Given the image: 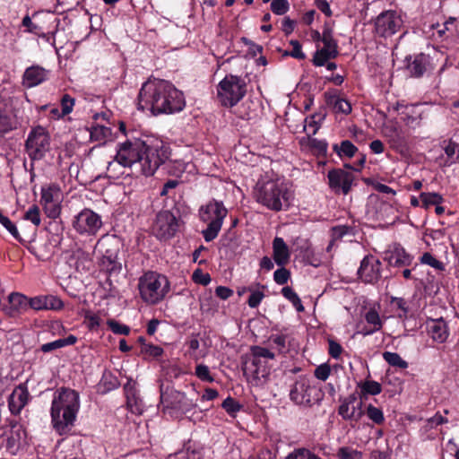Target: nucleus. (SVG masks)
<instances>
[{
    "mask_svg": "<svg viewBox=\"0 0 459 459\" xmlns=\"http://www.w3.org/2000/svg\"><path fill=\"white\" fill-rule=\"evenodd\" d=\"M170 156L169 143L154 135L132 137L117 144L114 160L109 161L107 172L117 178V165L131 169L135 177L152 176Z\"/></svg>",
    "mask_w": 459,
    "mask_h": 459,
    "instance_id": "nucleus-1",
    "label": "nucleus"
},
{
    "mask_svg": "<svg viewBox=\"0 0 459 459\" xmlns=\"http://www.w3.org/2000/svg\"><path fill=\"white\" fill-rule=\"evenodd\" d=\"M253 195L258 204L273 212L287 210L294 199L290 183L273 173L261 176L254 187Z\"/></svg>",
    "mask_w": 459,
    "mask_h": 459,
    "instance_id": "nucleus-2",
    "label": "nucleus"
},
{
    "mask_svg": "<svg viewBox=\"0 0 459 459\" xmlns=\"http://www.w3.org/2000/svg\"><path fill=\"white\" fill-rule=\"evenodd\" d=\"M80 407L79 394L74 390L62 388L54 396L51 418L54 429L60 434H66L76 419Z\"/></svg>",
    "mask_w": 459,
    "mask_h": 459,
    "instance_id": "nucleus-3",
    "label": "nucleus"
},
{
    "mask_svg": "<svg viewBox=\"0 0 459 459\" xmlns=\"http://www.w3.org/2000/svg\"><path fill=\"white\" fill-rule=\"evenodd\" d=\"M168 82L160 79H149L145 82L139 92L138 108L142 110H149L152 114H162L166 109V90Z\"/></svg>",
    "mask_w": 459,
    "mask_h": 459,
    "instance_id": "nucleus-4",
    "label": "nucleus"
},
{
    "mask_svg": "<svg viewBox=\"0 0 459 459\" xmlns=\"http://www.w3.org/2000/svg\"><path fill=\"white\" fill-rule=\"evenodd\" d=\"M275 358L274 352L270 350L253 346L251 353L243 357L242 370L247 378L250 381L265 379L270 373L269 360Z\"/></svg>",
    "mask_w": 459,
    "mask_h": 459,
    "instance_id": "nucleus-5",
    "label": "nucleus"
},
{
    "mask_svg": "<svg viewBox=\"0 0 459 459\" xmlns=\"http://www.w3.org/2000/svg\"><path fill=\"white\" fill-rule=\"evenodd\" d=\"M227 213L228 211L223 204L215 200L210 201L200 208V220L207 224V228L203 230V236L206 242L217 238Z\"/></svg>",
    "mask_w": 459,
    "mask_h": 459,
    "instance_id": "nucleus-6",
    "label": "nucleus"
},
{
    "mask_svg": "<svg viewBox=\"0 0 459 459\" xmlns=\"http://www.w3.org/2000/svg\"><path fill=\"white\" fill-rule=\"evenodd\" d=\"M247 93V83L239 76L228 74L217 86V98L227 108L236 106Z\"/></svg>",
    "mask_w": 459,
    "mask_h": 459,
    "instance_id": "nucleus-7",
    "label": "nucleus"
},
{
    "mask_svg": "<svg viewBox=\"0 0 459 459\" xmlns=\"http://www.w3.org/2000/svg\"><path fill=\"white\" fill-rule=\"evenodd\" d=\"M118 251V242L113 237H103L96 244L95 252L100 256V267L109 277L117 275L122 269L117 259Z\"/></svg>",
    "mask_w": 459,
    "mask_h": 459,
    "instance_id": "nucleus-8",
    "label": "nucleus"
},
{
    "mask_svg": "<svg viewBox=\"0 0 459 459\" xmlns=\"http://www.w3.org/2000/svg\"><path fill=\"white\" fill-rule=\"evenodd\" d=\"M322 397L321 391L312 385L307 377H299L290 390V399L298 405L312 406Z\"/></svg>",
    "mask_w": 459,
    "mask_h": 459,
    "instance_id": "nucleus-9",
    "label": "nucleus"
},
{
    "mask_svg": "<svg viewBox=\"0 0 459 459\" xmlns=\"http://www.w3.org/2000/svg\"><path fill=\"white\" fill-rule=\"evenodd\" d=\"M160 400L165 409H170L188 418H191L189 414L193 415L197 407L195 398L188 397L185 393L173 389L163 391L161 387Z\"/></svg>",
    "mask_w": 459,
    "mask_h": 459,
    "instance_id": "nucleus-10",
    "label": "nucleus"
},
{
    "mask_svg": "<svg viewBox=\"0 0 459 459\" xmlns=\"http://www.w3.org/2000/svg\"><path fill=\"white\" fill-rule=\"evenodd\" d=\"M50 136L42 126L34 127L26 141L28 155L32 160H40L49 151Z\"/></svg>",
    "mask_w": 459,
    "mask_h": 459,
    "instance_id": "nucleus-11",
    "label": "nucleus"
},
{
    "mask_svg": "<svg viewBox=\"0 0 459 459\" xmlns=\"http://www.w3.org/2000/svg\"><path fill=\"white\" fill-rule=\"evenodd\" d=\"M403 24L402 15L396 11H385L377 16L374 22L375 33L388 38L397 33Z\"/></svg>",
    "mask_w": 459,
    "mask_h": 459,
    "instance_id": "nucleus-12",
    "label": "nucleus"
},
{
    "mask_svg": "<svg viewBox=\"0 0 459 459\" xmlns=\"http://www.w3.org/2000/svg\"><path fill=\"white\" fill-rule=\"evenodd\" d=\"M102 226L101 217L91 209L82 210L73 221L74 229L80 234L95 235Z\"/></svg>",
    "mask_w": 459,
    "mask_h": 459,
    "instance_id": "nucleus-13",
    "label": "nucleus"
},
{
    "mask_svg": "<svg viewBox=\"0 0 459 459\" xmlns=\"http://www.w3.org/2000/svg\"><path fill=\"white\" fill-rule=\"evenodd\" d=\"M63 195L57 186H49L41 189L40 203L48 218L56 219L61 212Z\"/></svg>",
    "mask_w": 459,
    "mask_h": 459,
    "instance_id": "nucleus-14",
    "label": "nucleus"
},
{
    "mask_svg": "<svg viewBox=\"0 0 459 459\" xmlns=\"http://www.w3.org/2000/svg\"><path fill=\"white\" fill-rule=\"evenodd\" d=\"M177 230L178 221L173 213L169 211H162L157 214L152 226V232L158 238H170Z\"/></svg>",
    "mask_w": 459,
    "mask_h": 459,
    "instance_id": "nucleus-15",
    "label": "nucleus"
},
{
    "mask_svg": "<svg viewBox=\"0 0 459 459\" xmlns=\"http://www.w3.org/2000/svg\"><path fill=\"white\" fill-rule=\"evenodd\" d=\"M380 261L373 255H366L358 270L360 281L365 284L374 285L380 278Z\"/></svg>",
    "mask_w": 459,
    "mask_h": 459,
    "instance_id": "nucleus-16",
    "label": "nucleus"
},
{
    "mask_svg": "<svg viewBox=\"0 0 459 459\" xmlns=\"http://www.w3.org/2000/svg\"><path fill=\"white\" fill-rule=\"evenodd\" d=\"M431 36L437 40L455 41L459 39V21L449 17L443 24L431 25Z\"/></svg>",
    "mask_w": 459,
    "mask_h": 459,
    "instance_id": "nucleus-17",
    "label": "nucleus"
},
{
    "mask_svg": "<svg viewBox=\"0 0 459 459\" xmlns=\"http://www.w3.org/2000/svg\"><path fill=\"white\" fill-rule=\"evenodd\" d=\"M328 184L330 188L335 193H342L347 195L354 181L352 173L341 169H332L327 174Z\"/></svg>",
    "mask_w": 459,
    "mask_h": 459,
    "instance_id": "nucleus-18",
    "label": "nucleus"
},
{
    "mask_svg": "<svg viewBox=\"0 0 459 459\" xmlns=\"http://www.w3.org/2000/svg\"><path fill=\"white\" fill-rule=\"evenodd\" d=\"M362 404V401L358 400L354 394H351L340 405L338 412L344 420L357 422L364 415Z\"/></svg>",
    "mask_w": 459,
    "mask_h": 459,
    "instance_id": "nucleus-19",
    "label": "nucleus"
},
{
    "mask_svg": "<svg viewBox=\"0 0 459 459\" xmlns=\"http://www.w3.org/2000/svg\"><path fill=\"white\" fill-rule=\"evenodd\" d=\"M395 109L401 116V119L407 126L411 128L420 126L422 120L423 111L420 109L419 105H403L398 103Z\"/></svg>",
    "mask_w": 459,
    "mask_h": 459,
    "instance_id": "nucleus-20",
    "label": "nucleus"
},
{
    "mask_svg": "<svg viewBox=\"0 0 459 459\" xmlns=\"http://www.w3.org/2000/svg\"><path fill=\"white\" fill-rule=\"evenodd\" d=\"M4 447L12 455L19 450L22 442L25 439V430L20 424L11 425L10 429L4 432Z\"/></svg>",
    "mask_w": 459,
    "mask_h": 459,
    "instance_id": "nucleus-21",
    "label": "nucleus"
},
{
    "mask_svg": "<svg viewBox=\"0 0 459 459\" xmlns=\"http://www.w3.org/2000/svg\"><path fill=\"white\" fill-rule=\"evenodd\" d=\"M166 91L167 95L164 100L165 105L167 104V107L163 113L170 114L181 111L186 105L182 91H178L173 84L169 82Z\"/></svg>",
    "mask_w": 459,
    "mask_h": 459,
    "instance_id": "nucleus-22",
    "label": "nucleus"
},
{
    "mask_svg": "<svg viewBox=\"0 0 459 459\" xmlns=\"http://www.w3.org/2000/svg\"><path fill=\"white\" fill-rule=\"evenodd\" d=\"M29 398L30 394L25 385H19L16 386L8 399V406L11 413L18 415L28 403Z\"/></svg>",
    "mask_w": 459,
    "mask_h": 459,
    "instance_id": "nucleus-23",
    "label": "nucleus"
},
{
    "mask_svg": "<svg viewBox=\"0 0 459 459\" xmlns=\"http://www.w3.org/2000/svg\"><path fill=\"white\" fill-rule=\"evenodd\" d=\"M384 259L390 265L403 266L411 263V256L400 245H393L385 252Z\"/></svg>",
    "mask_w": 459,
    "mask_h": 459,
    "instance_id": "nucleus-24",
    "label": "nucleus"
},
{
    "mask_svg": "<svg viewBox=\"0 0 459 459\" xmlns=\"http://www.w3.org/2000/svg\"><path fill=\"white\" fill-rule=\"evenodd\" d=\"M48 76V70L39 65H31L25 70L22 83L27 88H32L45 82Z\"/></svg>",
    "mask_w": 459,
    "mask_h": 459,
    "instance_id": "nucleus-25",
    "label": "nucleus"
},
{
    "mask_svg": "<svg viewBox=\"0 0 459 459\" xmlns=\"http://www.w3.org/2000/svg\"><path fill=\"white\" fill-rule=\"evenodd\" d=\"M273 259L279 266L286 265L290 259V249L282 238L275 237L272 243Z\"/></svg>",
    "mask_w": 459,
    "mask_h": 459,
    "instance_id": "nucleus-26",
    "label": "nucleus"
},
{
    "mask_svg": "<svg viewBox=\"0 0 459 459\" xmlns=\"http://www.w3.org/2000/svg\"><path fill=\"white\" fill-rule=\"evenodd\" d=\"M62 306V301L54 296H38L30 299L28 303V307L35 310L59 309Z\"/></svg>",
    "mask_w": 459,
    "mask_h": 459,
    "instance_id": "nucleus-27",
    "label": "nucleus"
},
{
    "mask_svg": "<svg viewBox=\"0 0 459 459\" xmlns=\"http://www.w3.org/2000/svg\"><path fill=\"white\" fill-rule=\"evenodd\" d=\"M383 133L388 138L391 147L397 152H402L403 138L398 130L396 123L394 121L385 123L383 126Z\"/></svg>",
    "mask_w": 459,
    "mask_h": 459,
    "instance_id": "nucleus-28",
    "label": "nucleus"
},
{
    "mask_svg": "<svg viewBox=\"0 0 459 459\" xmlns=\"http://www.w3.org/2000/svg\"><path fill=\"white\" fill-rule=\"evenodd\" d=\"M338 55L337 44H324V47L317 48L313 56V64L316 66H323L326 62Z\"/></svg>",
    "mask_w": 459,
    "mask_h": 459,
    "instance_id": "nucleus-29",
    "label": "nucleus"
},
{
    "mask_svg": "<svg viewBox=\"0 0 459 459\" xmlns=\"http://www.w3.org/2000/svg\"><path fill=\"white\" fill-rule=\"evenodd\" d=\"M428 328L431 338L437 342L443 343L448 337L447 325L442 318L430 320Z\"/></svg>",
    "mask_w": 459,
    "mask_h": 459,
    "instance_id": "nucleus-30",
    "label": "nucleus"
},
{
    "mask_svg": "<svg viewBox=\"0 0 459 459\" xmlns=\"http://www.w3.org/2000/svg\"><path fill=\"white\" fill-rule=\"evenodd\" d=\"M167 277L157 272L149 271L139 279L138 287H169Z\"/></svg>",
    "mask_w": 459,
    "mask_h": 459,
    "instance_id": "nucleus-31",
    "label": "nucleus"
},
{
    "mask_svg": "<svg viewBox=\"0 0 459 459\" xmlns=\"http://www.w3.org/2000/svg\"><path fill=\"white\" fill-rule=\"evenodd\" d=\"M29 299L26 296L19 292H13L8 295V313L13 314L28 307Z\"/></svg>",
    "mask_w": 459,
    "mask_h": 459,
    "instance_id": "nucleus-32",
    "label": "nucleus"
},
{
    "mask_svg": "<svg viewBox=\"0 0 459 459\" xmlns=\"http://www.w3.org/2000/svg\"><path fill=\"white\" fill-rule=\"evenodd\" d=\"M328 104H330L335 113L348 115L351 112V104L346 99L340 95H331L328 97Z\"/></svg>",
    "mask_w": 459,
    "mask_h": 459,
    "instance_id": "nucleus-33",
    "label": "nucleus"
},
{
    "mask_svg": "<svg viewBox=\"0 0 459 459\" xmlns=\"http://www.w3.org/2000/svg\"><path fill=\"white\" fill-rule=\"evenodd\" d=\"M168 289H139L143 300L148 304H156L161 300Z\"/></svg>",
    "mask_w": 459,
    "mask_h": 459,
    "instance_id": "nucleus-34",
    "label": "nucleus"
},
{
    "mask_svg": "<svg viewBox=\"0 0 459 459\" xmlns=\"http://www.w3.org/2000/svg\"><path fill=\"white\" fill-rule=\"evenodd\" d=\"M365 319L368 325H372V327L370 329L363 330L361 332L363 335L372 334L375 332L379 331L383 326L382 320L375 309H369L365 315Z\"/></svg>",
    "mask_w": 459,
    "mask_h": 459,
    "instance_id": "nucleus-35",
    "label": "nucleus"
},
{
    "mask_svg": "<svg viewBox=\"0 0 459 459\" xmlns=\"http://www.w3.org/2000/svg\"><path fill=\"white\" fill-rule=\"evenodd\" d=\"M90 135L91 141L105 143L111 137V129L103 125H96L91 127Z\"/></svg>",
    "mask_w": 459,
    "mask_h": 459,
    "instance_id": "nucleus-36",
    "label": "nucleus"
},
{
    "mask_svg": "<svg viewBox=\"0 0 459 459\" xmlns=\"http://www.w3.org/2000/svg\"><path fill=\"white\" fill-rule=\"evenodd\" d=\"M306 264L319 267L323 264V252L314 247H307L303 255Z\"/></svg>",
    "mask_w": 459,
    "mask_h": 459,
    "instance_id": "nucleus-37",
    "label": "nucleus"
},
{
    "mask_svg": "<svg viewBox=\"0 0 459 459\" xmlns=\"http://www.w3.org/2000/svg\"><path fill=\"white\" fill-rule=\"evenodd\" d=\"M421 207L429 209L432 205L441 204L444 202L443 196L436 192H422L420 195Z\"/></svg>",
    "mask_w": 459,
    "mask_h": 459,
    "instance_id": "nucleus-38",
    "label": "nucleus"
},
{
    "mask_svg": "<svg viewBox=\"0 0 459 459\" xmlns=\"http://www.w3.org/2000/svg\"><path fill=\"white\" fill-rule=\"evenodd\" d=\"M324 119V116L320 114L313 115L305 119L304 131L307 137L316 134L321 126V121Z\"/></svg>",
    "mask_w": 459,
    "mask_h": 459,
    "instance_id": "nucleus-39",
    "label": "nucleus"
},
{
    "mask_svg": "<svg viewBox=\"0 0 459 459\" xmlns=\"http://www.w3.org/2000/svg\"><path fill=\"white\" fill-rule=\"evenodd\" d=\"M333 150L340 158H352L358 151V148L348 140L342 141L339 145L335 144Z\"/></svg>",
    "mask_w": 459,
    "mask_h": 459,
    "instance_id": "nucleus-40",
    "label": "nucleus"
},
{
    "mask_svg": "<svg viewBox=\"0 0 459 459\" xmlns=\"http://www.w3.org/2000/svg\"><path fill=\"white\" fill-rule=\"evenodd\" d=\"M442 148L447 157L448 165L455 163L459 160V145L452 141H444Z\"/></svg>",
    "mask_w": 459,
    "mask_h": 459,
    "instance_id": "nucleus-41",
    "label": "nucleus"
},
{
    "mask_svg": "<svg viewBox=\"0 0 459 459\" xmlns=\"http://www.w3.org/2000/svg\"><path fill=\"white\" fill-rule=\"evenodd\" d=\"M383 358L390 366L403 369L408 367V363L396 352L385 351Z\"/></svg>",
    "mask_w": 459,
    "mask_h": 459,
    "instance_id": "nucleus-42",
    "label": "nucleus"
},
{
    "mask_svg": "<svg viewBox=\"0 0 459 459\" xmlns=\"http://www.w3.org/2000/svg\"><path fill=\"white\" fill-rule=\"evenodd\" d=\"M336 455L339 459H363L362 452L351 446H342L337 450Z\"/></svg>",
    "mask_w": 459,
    "mask_h": 459,
    "instance_id": "nucleus-43",
    "label": "nucleus"
},
{
    "mask_svg": "<svg viewBox=\"0 0 459 459\" xmlns=\"http://www.w3.org/2000/svg\"><path fill=\"white\" fill-rule=\"evenodd\" d=\"M305 143L307 146L318 153H325L327 151V143L325 141L318 140L309 136L307 139H302L300 141L301 144H304Z\"/></svg>",
    "mask_w": 459,
    "mask_h": 459,
    "instance_id": "nucleus-44",
    "label": "nucleus"
},
{
    "mask_svg": "<svg viewBox=\"0 0 459 459\" xmlns=\"http://www.w3.org/2000/svg\"><path fill=\"white\" fill-rule=\"evenodd\" d=\"M361 389L362 394L377 395L382 392L381 385L373 380H366L364 383L359 385Z\"/></svg>",
    "mask_w": 459,
    "mask_h": 459,
    "instance_id": "nucleus-45",
    "label": "nucleus"
},
{
    "mask_svg": "<svg viewBox=\"0 0 459 459\" xmlns=\"http://www.w3.org/2000/svg\"><path fill=\"white\" fill-rule=\"evenodd\" d=\"M408 69L411 75L419 77L426 71V65L422 56H417L409 65Z\"/></svg>",
    "mask_w": 459,
    "mask_h": 459,
    "instance_id": "nucleus-46",
    "label": "nucleus"
},
{
    "mask_svg": "<svg viewBox=\"0 0 459 459\" xmlns=\"http://www.w3.org/2000/svg\"><path fill=\"white\" fill-rule=\"evenodd\" d=\"M420 262L423 264L429 265L437 271H444V264L433 256L430 253H424L420 257Z\"/></svg>",
    "mask_w": 459,
    "mask_h": 459,
    "instance_id": "nucleus-47",
    "label": "nucleus"
},
{
    "mask_svg": "<svg viewBox=\"0 0 459 459\" xmlns=\"http://www.w3.org/2000/svg\"><path fill=\"white\" fill-rule=\"evenodd\" d=\"M2 226L18 241H22V237L18 231L16 225L6 216L0 218Z\"/></svg>",
    "mask_w": 459,
    "mask_h": 459,
    "instance_id": "nucleus-48",
    "label": "nucleus"
},
{
    "mask_svg": "<svg viewBox=\"0 0 459 459\" xmlns=\"http://www.w3.org/2000/svg\"><path fill=\"white\" fill-rule=\"evenodd\" d=\"M24 220L30 221L35 226H39L41 223L39 208L37 205L30 206L24 214Z\"/></svg>",
    "mask_w": 459,
    "mask_h": 459,
    "instance_id": "nucleus-49",
    "label": "nucleus"
},
{
    "mask_svg": "<svg viewBox=\"0 0 459 459\" xmlns=\"http://www.w3.org/2000/svg\"><path fill=\"white\" fill-rule=\"evenodd\" d=\"M290 4L287 0H273L271 10L274 14L282 15L289 11Z\"/></svg>",
    "mask_w": 459,
    "mask_h": 459,
    "instance_id": "nucleus-50",
    "label": "nucleus"
},
{
    "mask_svg": "<svg viewBox=\"0 0 459 459\" xmlns=\"http://www.w3.org/2000/svg\"><path fill=\"white\" fill-rule=\"evenodd\" d=\"M367 415L376 424H381L385 420L383 411L372 404L368 406Z\"/></svg>",
    "mask_w": 459,
    "mask_h": 459,
    "instance_id": "nucleus-51",
    "label": "nucleus"
},
{
    "mask_svg": "<svg viewBox=\"0 0 459 459\" xmlns=\"http://www.w3.org/2000/svg\"><path fill=\"white\" fill-rule=\"evenodd\" d=\"M222 408L231 416H234L238 411H240L241 405L231 397L226 398L222 404Z\"/></svg>",
    "mask_w": 459,
    "mask_h": 459,
    "instance_id": "nucleus-52",
    "label": "nucleus"
},
{
    "mask_svg": "<svg viewBox=\"0 0 459 459\" xmlns=\"http://www.w3.org/2000/svg\"><path fill=\"white\" fill-rule=\"evenodd\" d=\"M273 348L278 351V353L283 354L287 351L286 337L284 335H276L270 338Z\"/></svg>",
    "mask_w": 459,
    "mask_h": 459,
    "instance_id": "nucleus-53",
    "label": "nucleus"
},
{
    "mask_svg": "<svg viewBox=\"0 0 459 459\" xmlns=\"http://www.w3.org/2000/svg\"><path fill=\"white\" fill-rule=\"evenodd\" d=\"M290 45L292 47V49L290 52H287L286 55H289L299 60H304L306 58V55L302 51V47L298 40H290Z\"/></svg>",
    "mask_w": 459,
    "mask_h": 459,
    "instance_id": "nucleus-54",
    "label": "nucleus"
},
{
    "mask_svg": "<svg viewBox=\"0 0 459 459\" xmlns=\"http://www.w3.org/2000/svg\"><path fill=\"white\" fill-rule=\"evenodd\" d=\"M286 459H322L307 449H298L289 455Z\"/></svg>",
    "mask_w": 459,
    "mask_h": 459,
    "instance_id": "nucleus-55",
    "label": "nucleus"
},
{
    "mask_svg": "<svg viewBox=\"0 0 459 459\" xmlns=\"http://www.w3.org/2000/svg\"><path fill=\"white\" fill-rule=\"evenodd\" d=\"M142 353L158 358L163 353V349L158 345L143 343L141 348Z\"/></svg>",
    "mask_w": 459,
    "mask_h": 459,
    "instance_id": "nucleus-56",
    "label": "nucleus"
},
{
    "mask_svg": "<svg viewBox=\"0 0 459 459\" xmlns=\"http://www.w3.org/2000/svg\"><path fill=\"white\" fill-rule=\"evenodd\" d=\"M107 324L111 331L116 334L128 335L130 333V328L127 325H121L116 320L110 319Z\"/></svg>",
    "mask_w": 459,
    "mask_h": 459,
    "instance_id": "nucleus-57",
    "label": "nucleus"
},
{
    "mask_svg": "<svg viewBox=\"0 0 459 459\" xmlns=\"http://www.w3.org/2000/svg\"><path fill=\"white\" fill-rule=\"evenodd\" d=\"M174 169L175 171H173L174 175L177 177H180L182 173L185 171L192 172L195 169L194 164L190 162H184L182 160H175L174 161Z\"/></svg>",
    "mask_w": 459,
    "mask_h": 459,
    "instance_id": "nucleus-58",
    "label": "nucleus"
},
{
    "mask_svg": "<svg viewBox=\"0 0 459 459\" xmlns=\"http://www.w3.org/2000/svg\"><path fill=\"white\" fill-rule=\"evenodd\" d=\"M195 376L202 381L213 382V377L210 374L209 368L205 365L199 364L195 368Z\"/></svg>",
    "mask_w": 459,
    "mask_h": 459,
    "instance_id": "nucleus-59",
    "label": "nucleus"
},
{
    "mask_svg": "<svg viewBox=\"0 0 459 459\" xmlns=\"http://www.w3.org/2000/svg\"><path fill=\"white\" fill-rule=\"evenodd\" d=\"M290 275V272L284 266H281L274 272L273 279L278 285H284L288 282Z\"/></svg>",
    "mask_w": 459,
    "mask_h": 459,
    "instance_id": "nucleus-60",
    "label": "nucleus"
},
{
    "mask_svg": "<svg viewBox=\"0 0 459 459\" xmlns=\"http://www.w3.org/2000/svg\"><path fill=\"white\" fill-rule=\"evenodd\" d=\"M22 24L26 28L25 31L28 33H31L34 35L39 34V31L42 30L40 26L34 23L29 15L23 17Z\"/></svg>",
    "mask_w": 459,
    "mask_h": 459,
    "instance_id": "nucleus-61",
    "label": "nucleus"
},
{
    "mask_svg": "<svg viewBox=\"0 0 459 459\" xmlns=\"http://www.w3.org/2000/svg\"><path fill=\"white\" fill-rule=\"evenodd\" d=\"M192 278H193V281H195V283L199 284V285H204V286L208 285L211 281V277H210L209 273H204L200 269L195 270L194 272Z\"/></svg>",
    "mask_w": 459,
    "mask_h": 459,
    "instance_id": "nucleus-62",
    "label": "nucleus"
},
{
    "mask_svg": "<svg viewBox=\"0 0 459 459\" xmlns=\"http://www.w3.org/2000/svg\"><path fill=\"white\" fill-rule=\"evenodd\" d=\"M331 373V368L328 364H322L316 368L314 375L315 377L322 381H325Z\"/></svg>",
    "mask_w": 459,
    "mask_h": 459,
    "instance_id": "nucleus-63",
    "label": "nucleus"
},
{
    "mask_svg": "<svg viewBox=\"0 0 459 459\" xmlns=\"http://www.w3.org/2000/svg\"><path fill=\"white\" fill-rule=\"evenodd\" d=\"M74 105V100L69 95H65L61 100L62 115H68L72 112Z\"/></svg>",
    "mask_w": 459,
    "mask_h": 459,
    "instance_id": "nucleus-64",
    "label": "nucleus"
}]
</instances>
